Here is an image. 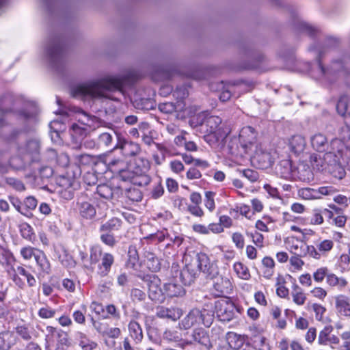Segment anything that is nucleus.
<instances>
[{"instance_id":"1","label":"nucleus","mask_w":350,"mask_h":350,"mask_svg":"<svg viewBox=\"0 0 350 350\" xmlns=\"http://www.w3.org/2000/svg\"><path fill=\"white\" fill-rule=\"evenodd\" d=\"M130 75H120L90 80L74 87L71 94L81 98H107V92H122L124 85L130 82Z\"/></svg>"},{"instance_id":"2","label":"nucleus","mask_w":350,"mask_h":350,"mask_svg":"<svg viewBox=\"0 0 350 350\" xmlns=\"http://www.w3.org/2000/svg\"><path fill=\"white\" fill-rule=\"evenodd\" d=\"M200 272L209 279H214L219 275L217 264L204 253L198 254L196 258L181 271L180 277L185 285H190Z\"/></svg>"},{"instance_id":"3","label":"nucleus","mask_w":350,"mask_h":350,"mask_svg":"<svg viewBox=\"0 0 350 350\" xmlns=\"http://www.w3.org/2000/svg\"><path fill=\"white\" fill-rule=\"evenodd\" d=\"M22 103V100L19 98H15L11 93H6L0 98V125H2L3 116L14 112L25 120H33L37 115V109L36 107L31 104H27L26 108L19 109L18 107Z\"/></svg>"},{"instance_id":"4","label":"nucleus","mask_w":350,"mask_h":350,"mask_svg":"<svg viewBox=\"0 0 350 350\" xmlns=\"http://www.w3.org/2000/svg\"><path fill=\"white\" fill-rule=\"evenodd\" d=\"M213 320V314L208 310L193 308L181 320L179 325L180 329L185 330L200 324H203L205 327H209L212 325Z\"/></svg>"},{"instance_id":"5","label":"nucleus","mask_w":350,"mask_h":350,"mask_svg":"<svg viewBox=\"0 0 350 350\" xmlns=\"http://www.w3.org/2000/svg\"><path fill=\"white\" fill-rule=\"evenodd\" d=\"M45 53L51 66L57 70L62 64L64 57V47L59 37L53 36L49 39Z\"/></svg>"},{"instance_id":"6","label":"nucleus","mask_w":350,"mask_h":350,"mask_svg":"<svg viewBox=\"0 0 350 350\" xmlns=\"http://www.w3.org/2000/svg\"><path fill=\"white\" fill-rule=\"evenodd\" d=\"M321 54L318 59V69L320 75L319 78L329 83H334L338 79L345 77L347 74L345 66L340 61H334L329 68H325L321 62Z\"/></svg>"},{"instance_id":"7","label":"nucleus","mask_w":350,"mask_h":350,"mask_svg":"<svg viewBox=\"0 0 350 350\" xmlns=\"http://www.w3.org/2000/svg\"><path fill=\"white\" fill-rule=\"evenodd\" d=\"M137 278L143 280L148 286V297L153 301H160L163 299L164 292L161 288V281L154 274L137 275Z\"/></svg>"},{"instance_id":"8","label":"nucleus","mask_w":350,"mask_h":350,"mask_svg":"<svg viewBox=\"0 0 350 350\" xmlns=\"http://www.w3.org/2000/svg\"><path fill=\"white\" fill-rule=\"evenodd\" d=\"M217 317L221 321H230L235 317L238 310L235 304L227 297L220 299L215 303Z\"/></svg>"},{"instance_id":"9","label":"nucleus","mask_w":350,"mask_h":350,"mask_svg":"<svg viewBox=\"0 0 350 350\" xmlns=\"http://www.w3.org/2000/svg\"><path fill=\"white\" fill-rule=\"evenodd\" d=\"M329 144V149L325 151L324 159L329 163H340V159H342L346 150L345 144L339 138L332 139Z\"/></svg>"},{"instance_id":"10","label":"nucleus","mask_w":350,"mask_h":350,"mask_svg":"<svg viewBox=\"0 0 350 350\" xmlns=\"http://www.w3.org/2000/svg\"><path fill=\"white\" fill-rule=\"evenodd\" d=\"M18 152L32 163L38 162L40 159V142L37 139H29L18 148Z\"/></svg>"},{"instance_id":"11","label":"nucleus","mask_w":350,"mask_h":350,"mask_svg":"<svg viewBox=\"0 0 350 350\" xmlns=\"http://www.w3.org/2000/svg\"><path fill=\"white\" fill-rule=\"evenodd\" d=\"M252 162L260 169H267L272 166L273 158L270 152L264 150L261 146H256V150L252 157Z\"/></svg>"},{"instance_id":"12","label":"nucleus","mask_w":350,"mask_h":350,"mask_svg":"<svg viewBox=\"0 0 350 350\" xmlns=\"http://www.w3.org/2000/svg\"><path fill=\"white\" fill-rule=\"evenodd\" d=\"M256 133L252 126L243 127L239 133V141L245 153H248L256 145Z\"/></svg>"},{"instance_id":"13","label":"nucleus","mask_w":350,"mask_h":350,"mask_svg":"<svg viewBox=\"0 0 350 350\" xmlns=\"http://www.w3.org/2000/svg\"><path fill=\"white\" fill-rule=\"evenodd\" d=\"M142 162L143 163L142 167L137 166L135 168L134 176L132 180L133 185L140 187L148 185L151 180L150 176L147 174L150 167L148 161L142 160Z\"/></svg>"},{"instance_id":"14","label":"nucleus","mask_w":350,"mask_h":350,"mask_svg":"<svg viewBox=\"0 0 350 350\" xmlns=\"http://www.w3.org/2000/svg\"><path fill=\"white\" fill-rule=\"evenodd\" d=\"M156 316L159 319L176 321L183 315V310L178 307L159 306L156 308Z\"/></svg>"},{"instance_id":"15","label":"nucleus","mask_w":350,"mask_h":350,"mask_svg":"<svg viewBox=\"0 0 350 350\" xmlns=\"http://www.w3.org/2000/svg\"><path fill=\"white\" fill-rule=\"evenodd\" d=\"M118 139V142L113 149H120L125 157L136 156L140 152L141 149L138 144L124 139Z\"/></svg>"},{"instance_id":"16","label":"nucleus","mask_w":350,"mask_h":350,"mask_svg":"<svg viewBox=\"0 0 350 350\" xmlns=\"http://www.w3.org/2000/svg\"><path fill=\"white\" fill-rule=\"evenodd\" d=\"M213 280V288L216 291V296L221 297L230 294L232 291V285L230 280L222 276H216Z\"/></svg>"},{"instance_id":"17","label":"nucleus","mask_w":350,"mask_h":350,"mask_svg":"<svg viewBox=\"0 0 350 350\" xmlns=\"http://www.w3.org/2000/svg\"><path fill=\"white\" fill-rule=\"evenodd\" d=\"M312 148L319 152H323L329 149V144L327 137L321 133L312 135L310 138Z\"/></svg>"},{"instance_id":"18","label":"nucleus","mask_w":350,"mask_h":350,"mask_svg":"<svg viewBox=\"0 0 350 350\" xmlns=\"http://www.w3.org/2000/svg\"><path fill=\"white\" fill-rule=\"evenodd\" d=\"M230 131L229 128H221L219 131L206 132L204 140L211 146H216L219 142H222L228 135Z\"/></svg>"},{"instance_id":"19","label":"nucleus","mask_w":350,"mask_h":350,"mask_svg":"<svg viewBox=\"0 0 350 350\" xmlns=\"http://www.w3.org/2000/svg\"><path fill=\"white\" fill-rule=\"evenodd\" d=\"M200 124L204 127L205 132H216L221 128H228L221 125V119L216 116H206L204 117Z\"/></svg>"},{"instance_id":"20","label":"nucleus","mask_w":350,"mask_h":350,"mask_svg":"<svg viewBox=\"0 0 350 350\" xmlns=\"http://www.w3.org/2000/svg\"><path fill=\"white\" fill-rule=\"evenodd\" d=\"M96 192L100 198L109 200L118 198L120 190L118 187L113 188L108 185L103 184L97 186Z\"/></svg>"},{"instance_id":"21","label":"nucleus","mask_w":350,"mask_h":350,"mask_svg":"<svg viewBox=\"0 0 350 350\" xmlns=\"http://www.w3.org/2000/svg\"><path fill=\"white\" fill-rule=\"evenodd\" d=\"M77 209L81 217L86 219H91L96 215V208L88 201L79 200Z\"/></svg>"},{"instance_id":"22","label":"nucleus","mask_w":350,"mask_h":350,"mask_svg":"<svg viewBox=\"0 0 350 350\" xmlns=\"http://www.w3.org/2000/svg\"><path fill=\"white\" fill-rule=\"evenodd\" d=\"M87 135V129L77 124H73L70 128V135L75 144V148L81 146V142Z\"/></svg>"},{"instance_id":"23","label":"nucleus","mask_w":350,"mask_h":350,"mask_svg":"<svg viewBox=\"0 0 350 350\" xmlns=\"http://www.w3.org/2000/svg\"><path fill=\"white\" fill-rule=\"evenodd\" d=\"M193 341L204 346L209 349L212 345L209 339L208 334L203 328H196L192 332Z\"/></svg>"},{"instance_id":"24","label":"nucleus","mask_w":350,"mask_h":350,"mask_svg":"<svg viewBox=\"0 0 350 350\" xmlns=\"http://www.w3.org/2000/svg\"><path fill=\"white\" fill-rule=\"evenodd\" d=\"M129 334L135 344L140 343L144 338L143 331L138 322L132 320L128 325Z\"/></svg>"},{"instance_id":"25","label":"nucleus","mask_w":350,"mask_h":350,"mask_svg":"<svg viewBox=\"0 0 350 350\" xmlns=\"http://www.w3.org/2000/svg\"><path fill=\"white\" fill-rule=\"evenodd\" d=\"M145 264L147 268L152 272H157L161 269V262L155 254L149 250L144 252Z\"/></svg>"},{"instance_id":"26","label":"nucleus","mask_w":350,"mask_h":350,"mask_svg":"<svg viewBox=\"0 0 350 350\" xmlns=\"http://www.w3.org/2000/svg\"><path fill=\"white\" fill-rule=\"evenodd\" d=\"M276 173L280 177L288 179L291 177L293 172V166L291 160L283 159L281 160L276 166Z\"/></svg>"},{"instance_id":"27","label":"nucleus","mask_w":350,"mask_h":350,"mask_svg":"<svg viewBox=\"0 0 350 350\" xmlns=\"http://www.w3.org/2000/svg\"><path fill=\"white\" fill-rule=\"evenodd\" d=\"M32 162L27 157L19 152L18 155L12 157L10 160V166L16 170H24Z\"/></svg>"},{"instance_id":"28","label":"nucleus","mask_w":350,"mask_h":350,"mask_svg":"<svg viewBox=\"0 0 350 350\" xmlns=\"http://www.w3.org/2000/svg\"><path fill=\"white\" fill-rule=\"evenodd\" d=\"M164 293L170 297H182L185 294V290L182 285L176 282H169L164 284Z\"/></svg>"},{"instance_id":"29","label":"nucleus","mask_w":350,"mask_h":350,"mask_svg":"<svg viewBox=\"0 0 350 350\" xmlns=\"http://www.w3.org/2000/svg\"><path fill=\"white\" fill-rule=\"evenodd\" d=\"M16 342L13 332H4L0 334V350H9Z\"/></svg>"},{"instance_id":"30","label":"nucleus","mask_w":350,"mask_h":350,"mask_svg":"<svg viewBox=\"0 0 350 350\" xmlns=\"http://www.w3.org/2000/svg\"><path fill=\"white\" fill-rule=\"evenodd\" d=\"M114 137H116V134L113 130L100 133L97 137V146L100 148L111 147L113 144Z\"/></svg>"},{"instance_id":"31","label":"nucleus","mask_w":350,"mask_h":350,"mask_svg":"<svg viewBox=\"0 0 350 350\" xmlns=\"http://www.w3.org/2000/svg\"><path fill=\"white\" fill-rule=\"evenodd\" d=\"M35 260L42 272L49 274L51 272V264L46 254L41 250H36Z\"/></svg>"},{"instance_id":"32","label":"nucleus","mask_w":350,"mask_h":350,"mask_svg":"<svg viewBox=\"0 0 350 350\" xmlns=\"http://www.w3.org/2000/svg\"><path fill=\"white\" fill-rule=\"evenodd\" d=\"M306 145L304 137L299 135L293 136L289 142L290 148L295 154L303 152Z\"/></svg>"},{"instance_id":"33","label":"nucleus","mask_w":350,"mask_h":350,"mask_svg":"<svg viewBox=\"0 0 350 350\" xmlns=\"http://www.w3.org/2000/svg\"><path fill=\"white\" fill-rule=\"evenodd\" d=\"M336 306L340 315L350 317V303L347 297L343 295L337 297Z\"/></svg>"},{"instance_id":"34","label":"nucleus","mask_w":350,"mask_h":350,"mask_svg":"<svg viewBox=\"0 0 350 350\" xmlns=\"http://www.w3.org/2000/svg\"><path fill=\"white\" fill-rule=\"evenodd\" d=\"M294 28L296 31L299 32L306 33L309 36H314L319 31V30L306 23V22L297 18L294 23Z\"/></svg>"},{"instance_id":"35","label":"nucleus","mask_w":350,"mask_h":350,"mask_svg":"<svg viewBox=\"0 0 350 350\" xmlns=\"http://www.w3.org/2000/svg\"><path fill=\"white\" fill-rule=\"evenodd\" d=\"M121 226L122 221L117 217H113L100 226V231L101 232H111L118 230Z\"/></svg>"},{"instance_id":"36","label":"nucleus","mask_w":350,"mask_h":350,"mask_svg":"<svg viewBox=\"0 0 350 350\" xmlns=\"http://www.w3.org/2000/svg\"><path fill=\"white\" fill-rule=\"evenodd\" d=\"M79 345L83 350H94L98 346L97 343L89 339L86 335L82 332L77 333Z\"/></svg>"},{"instance_id":"37","label":"nucleus","mask_w":350,"mask_h":350,"mask_svg":"<svg viewBox=\"0 0 350 350\" xmlns=\"http://www.w3.org/2000/svg\"><path fill=\"white\" fill-rule=\"evenodd\" d=\"M63 126V124L59 120H53L49 124L51 140L55 143L60 142L59 132L62 130Z\"/></svg>"},{"instance_id":"38","label":"nucleus","mask_w":350,"mask_h":350,"mask_svg":"<svg viewBox=\"0 0 350 350\" xmlns=\"http://www.w3.org/2000/svg\"><path fill=\"white\" fill-rule=\"evenodd\" d=\"M128 256H129L128 262H127L128 267H129L130 268H131L134 270H137V263L139 261V256H138V252H137V248L135 246H134V245L129 246V251H128Z\"/></svg>"},{"instance_id":"39","label":"nucleus","mask_w":350,"mask_h":350,"mask_svg":"<svg viewBox=\"0 0 350 350\" xmlns=\"http://www.w3.org/2000/svg\"><path fill=\"white\" fill-rule=\"evenodd\" d=\"M254 347L257 350H270V346L265 337L261 335H257L254 337L252 340Z\"/></svg>"},{"instance_id":"40","label":"nucleus","mask_w":350,"mask_h":350,"mask_svg":"<svg viewBox=\"0 0 350 350\" xmlns=\"http://www.w3.org/2000/svg\"><path fill=\"white\" fill-rule=\"evenodd\" d=\"M113 262V257L111 254L106 253L103 255L102 258V264L100 267V273L103 275H106L108 273Z\"/></svg>"},{"instance_id":"41","label":"nucleus","mask_w":350,"mask_h":350,"mask_svg":"<svg viewBox=\"0 0 350 350\" xmlns=\"http://www.w3.org/2000/svg\"><path fill=\"white\" fill-rule=\"evenodd\" d=\"M234 270L240 278L243 280H249L250 278L248 268L243 263L240 262L234 263Z\"/></svg>"},{"instance_id":"42","label":"nucleus","mask_w":350,"mask_h":350,"mask_svg":"<svg viewBox=\"0 0 350 350\" xmlns=\"http://www.w3.org/2000/svg\"><path fill=\"white\" fill-rule=\"evenodd\" d=\"M21 236L29 241H31L34 237V233L31 226L27 223H22L18 226Z\"/></svg>"},{"instance_id":"43","label":"nucleus","mask_w":350,"mask_h":350,"mask_svg":"<svg viewBox=\"0 0 350 350\" xmlns=\"http://www.w3.org/2000/svg\"><path fill=\"white\" fill-rule=\"evenodd\" d=\"M306 245L304 242L297 240L295 243H292L291 252L298 256H306Z\"/></svg>"},{"instance_id":"44","label":"nucleus","mask_w":350,"mask_h":350,"mask_svg":"<svg viewBox=\"0 0 350 350\" xmlns=\"http://www.w3.org/2000/svg\"><path fill=\"white\" fill-rule=\"evenodd\" d=\"M124 196L132 202H139L142 199V192L135 188H129L125 190Z\"/></svg>"},{"instance_id":"45","label":"nucleus","mask_w":350,"mask_h":350,"mask_svg":"<svg viewBox=\"0 0 350 350\" xmlns=\"http://www.w3.org/2000/svg\"><path fill=\"white\" fill-rule=\"evenodd\" d=\"M292 296L293 301L299 306L303 305L306 299V295L298 286L294 287Z\"/></svg>"},{"instance_id":"46","label":"nucleus","mask_w":350,"mask_h":350,"mask_svg":"<svg viewBox=\"0 0 350 350\" xmlns=\"http://www.w3.org/2000/svg\"><path fill=\"white\" fill-rule=\"evenodd\" d=\"M326 279L327 284L332 286L339 285L342 287H345L347 284L345 279L339 278L334 273H327Z\"/></svg>"},{"instance_id":"47","label":"nucleus","mask_w":350,"mask_h":350,"mask_svg":"<svg viewBox=\"0 0 350 350\" xmlns=\"http://www.w3.org/2000/svg\"><path fill=\"white\" fill-rule=\"evenodd\" d=\"M332 331V326H325L324 329L319 332L318 337V342L322 345H327L329 336Z\"/></svg>"},{"instance_id":"48","label":"nucleus","mask_w":350,"mask_h":350,"mask_svg":"<svg viewBox=\"0 0 350 350\" xmlns=\"http://www.w3.org/2000/svg\"><path fill=\"white\" fill-rule=\"evenodd\" d=\"M10 201L11 204L14 206V208L22 215L27 217H31L32 216V213L27 211V208H23L21 202L18 198L14 197H10Z\"/></svg>"},{"instance_id":"49","label":"nucleus","mask_w":350,"mask_h":350,"mask_svg":"<svg viewBox=\"0 0 350 350\" xmlns=\"http://www.w3.org/2000/svg\"><path fill=\"white\" fill-rule=\"evenodd\" d=\"M299 178L301 181L309 182L312 179V174L308 167L302 165L297 168Z\"/></svg>"},{"instance_id":"50","label":"nucleus","mask_w":350,"mask_h":350,"mask_svg":"<svg viewBox=\"0 0 350 350\" xmlns=\"http://www.w3.org/2000/svg\"><path fill=\"white\" fill-rule=\"evenodd\" d=\"M329 165L332 166V169L329 170L331 171L333 176L338 179H342L345 176V171L344 168L340 165V163H334L333 162L329 163Z\"/></svg>"},{"instance_id":"51","label":"nucleus","mask_w":350,"mask_h":350,"mask_svg":"<svg viewBox=\"0 0 350 350\" xmlns=\"http://www.w3.org/2000/svg\"><path fill=\"white\" fill-rule=\"evenodd\" d=\"M16 332L25 340H30L31 339L32 331L26 325H18L16 327Z\"/></svg>"},{"instance_id":"52","label":"nucleus","mask_w":350,"mask_h":350,"mask_svg":"<svg viewBox=\"0 0 350 350\" xmlns=\"http://www.w3.org/2000/svg\"><path fill=\"white\" fill-rule=\"evenodd\" d=\"M146 294L139 288H134L131 291V298L133 301H144L146 299Z\"/></svg>"},{"instance_id":"53","label":"nucleus","mask_w":350,"mask_h":350,"mask_svg":"<svg viewBox=\"0 0 350 350\" xmlns=\"http://www.w3.org/2000/svg\"><path fill=\"white\" fill-rule=\"evenodd\" d=\"M163 338L170 342H178L181 340V334L177 331L167 329L163 333Z\"/></svg>"},{"instance_id":"54","label":"nucleus","mask_w":350,"mask_h":350,"mask_svg":"<svg viewBox=\"0 0 350 350\" xmlns=\"http://www.w3.org/2000/svg\"><path fill=\"white\" fill-rule=\"evenodd\" d=\"M59 189H69L73 187L74 180L64 176H59L57 180Z\"/></svg>"},{"instance_id":"55","label":"nucleus","mask_w":350,"mask_h":350,"mask_svg":"<svg viewBox=\"0 0 350 350\" xmlns=\"http://www.w3.org/2000/svg\"><path fill=\"white\" fill-rule=\"evenodd\" d=\"M169 237L170 235L167 232L166 230H165L163 231H158L157 232L154 234H150L148 236L144 237V239H151L152 241H157L159 243L164 241L165 237L168 238Z\"/></svg>"},{"instance_id":"56","label":"nucleus","mask_w":350,"mask_h":350,"mask_svg":"<svg viewBox=\"0 0 350 350\" xmlns=\"http://www.w3.org/2000/svg\"><path fill=\"white\" fill-rule=\"evenodd\" d=\"M310 307L315 312L316 319L319 321H321L323 318V314L326 311L325 308L319 304H312L310 305Z\"/></svg>"},{"instance_id":"57","label":"nucleus","mask_w":350,"mask_h":350,"mask_svg":"<svg viewBox=\"0 0 350 350\" xmlns=\"http://www.w3.org/2000/svg\"><path fill=\"white\" fill-rule=\"evenodd\" d=\"M114 171H116L119 173L120 178L124 180V181H130L132 183L133 176H134V171L135 170L131 171V170H126L124 169H114Z\"/></svg>"},{"instance_id":"58","label":"nucleus","mask_w":350,"mask_h":350,"mask_svg":"<svg viewBox=\"0 0 350 350\" xmlns=\"http://www.w3.org/2000/svg\"><path fill=\"white\" fill-rule=\"evenodd\" d=\"M334 246V243L331 240H323L321 243H319L318 245H317V247L318 250H319L320 254L321 253H326L329 251H330Z\"/></svg>"},{"instance_id":"59","label":"nucleus","mask_w":350,"mask_h":350,"mask_svg":"<svg viewBox=\"0 0 350 350\" xmlns=\"http://www.w3.org/2000/svg\"><path fill=\"white\" fill-rule=\"evenodd\" d=\"M13 260L12 254L7 250L0 252V263L3 265H10Z\"/></svg>"},{"instance_id":"60","label":"nucleus","mask_w":350,"mask_h":350,"mask_svg":"<svg viewBox=\"0 0 350 350\" xmlns=\"http://www.w3.org/2000/svg\"><path fill=\"white\" fill-rule=\"evenodd\" d=\"M159 109L164 113H172L176 110V107L171 102L163 103L159 105Z\"/></svg>"},{"instance_id":"61","label":"nucleus","mask_w":350,"mask_h":350,"mask_svg":"<svg viewBox=\"0 0 350 350\" xmlns=\"http://www.w3.org/2000/svg\"><path fill=\"white\" fill-rule=\"evenodd\" d=\"M36 250L32 247H24L21 250V254L25 260H29L33 256L35 258V255H36Z\"/></svg>"},{"instance_id":"62","label":"nucleus","mask_w":350,"mask_h":350,"mask_svg":"<svg viewBox=\"0 0 350 350\" xmlns=\"http://www.w3.org/2000/svg\"><path fill=\"white\" fill-rule=\"evenodd\" d=\"M5 181L8 185L12 186L17 191H22L25 189L24 184L22 181L18 179L14 178H6Z\"/></svg>"},{"instance_id":"63","label":"nucleus","mask_w":350,"mask_h":350,"mask_svg":"<svg viewBox=\"0 0 350 350\" xmlns=\"http://www.w3.org/2000/svg\"><path fill=\"white\" fill-rule=\"evenodd\" d=\"M173 95L178 100H183L188 96L189 92L185 86H180L176 88Z\"/></svg>"},{"instance_id":"64","label":"nucleus","mask_w":350,"mask_h":350,"mask_svg":"<svg viewBox=\"0 0 350 350\" xmlns=\"http://www.w3.org/2000/svg\"><path fill=\"white\" fill-rule=\"evenodd\" d=\"M37 202V200L34 197H27L24 200L23 208H27V211L31 212V210H33L36 208Z\"/></svg>"}]
</instances>
